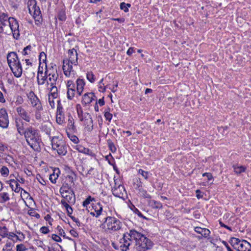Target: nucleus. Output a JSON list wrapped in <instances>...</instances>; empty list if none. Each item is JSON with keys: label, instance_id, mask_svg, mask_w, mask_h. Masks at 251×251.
Masks as SVG:
<instances>
[{"label": "nucleus", "instance_id": "f257e3e1", "mask_svg": "<svg viewBox=\"0 0 251 251\" xmlns=\"http://www.w3.org/2000/svg\"><path fill=\"white\" fill-rule=\"evenodd\" d=\"M132 240H135L134 249L137 251H147L151 250L153 246V242L145 235L134 229L123 234L120 241V248L122 251H126L131 244Z\"/></svg>", "mask_w": 251, "mask_h": 251}, {"label": "nucleus", "instance_id": "f03ea898", "mask_svg": "<svg viewBox=\"0 0 251 251\" xmlns=\"http://www.w3.org/2000/svg\"><path fill=\"white\" fill-rule=\"evenodd\" d=\"M24 135L26 141L31 148L37 150L40 148L41 139L38 130L29 126L25 129Z\"/></svg>", "mask_w": 251, "mask_h": 251}, {"label": "nucleus", "instance_id": "7ed1b4c3", "mask_svg": "<svg viewBox=\"0 0 251 251\" xmlns=\"http://www.w3.org/2000/svg\"><path fill=\"white\" fill-rule=\"evenodd\" d=\"M8 65L16 77H19L22 74V67L18 58V55L15 52H11L7 55Z\"/></svg>", "mask_w": 251, "mask_h": 251}, {"label": "nucleus", "instance_id": "20e7f679", "mask_svg": "<svg viewBox=\"0 0 251 251\" xmlns=\"http://www.w3.org/2000/svg\"><path fill=\"white\" fill-rule=\"evenodd\" d=\"M52 148L56 150L59 155H65L67 152V146L59 136H54L51 140Z\"/></svg>", "mask_w": 251, "mask_h": 251}, {"label": "nucleus", "instance_id": "39448f33", "mask_svg": "<svg viewBox=\"0 0 251 251\" xmlns=\"http://www.w3.org/2000/svg\"><path fill=\"white\" fill-rule=\"evenodd\" d=\"M104 226L108 230L117 231L121 228L122 224L115 217L108 216L104 218Z\"/></svg>", "mask_w": 251, "mask_h": 251}, {"label": "nucleus", "instance_id": "423d86ee", "mask_svg": "<svg viewBox=\"0 0 251 251\" xmlns=\"http://www.w3.org/2000/svg\"><path fill=\"white\" fill-rule=\"evenodd\" d=\"M48 80L47 81V87L50 85H56L57 80L58 78V74L57 70L52 68L48 69Z\"/></svg>", "mask_w": 251, "mask_h": 251}, {"label": "nucleus", "instance_id": "0eeeda50", "mask_svg": "<svg viewBox=\"0 0 251 251\" xmlns=\"http://www.w3.org/2000/svg\"><path fill=\"white\" fill-rule=\"evenodd\" d=\"M74 185L75 183L73 176L68 175L59 190L63 192L68 193L69 191H73L72 187Z\"/></svg>", "mask_w": 251, "mask_h": 251}, {"label": "nucleus", "instance_id": "6e6552de", "mask_svg": "<svg viewBox=\"0 0 251 251\" xmlns=\"http://www.w3.org/2000/svg\"><path fill=\"white\" fill-rule=\"evenodd\" d=\"M8 23L11 30L13 32L14 38L18 39L20 36L18 22L14 18L10 17L8 18Z\"/></svg>", "mask_w": 251, "mask_h": 251}, {"label": "nucleus", "instance_id": "1a4fd4ad", "mask_svg": "<svg viewBox=\"0 0 251 251\" xmlns=\"http://www.w3.org/2000/svg\"><path fill=\"white\" fill-rule=\"evenodd\" d=\"M9 120L6 110L4 108L0 109V126L6 128L8 126Z\"/></svg>", "mask_w": 251, "mask_h": 251}, {"label": "nucleus", "instance_id": "9d476101", "mask_svg": "<svg viewBox=\"0 0 251 251\" xmlns=\"http://www.w3.org/2000/svg\"><path fill=\"white\" fill-rule=\"evenodd\" d=\"M61 196L64 200L67 201L70 204H74L75 201V197L74 191H69L68 193H65L59 190Z\"/></svg>", "mask_w": 251, "mask_h": 251}, {"label": "nucleus", "instance_id": "9b49d317", "mask_svg": "<svg viewBox=\"0 0 251 251\" xmlns=\"http://www.w3.org/2000/svg\"><path fill=\"white\" fill-rule=\"evenodd\" d=\"M92 207L94 211H90L89 209H87L88 212H90V214L93 217H99L101 214L102 211V205L100 202H98L96 204L93 203Z\"/></svg>", "mask_w": 251, "mask_h": 251}, {"label": "nucleus", "instance_id": "f8f14e48", "mask_svg": "<svg viewBox=\"0 0 251 251\" xmlns=\"http://www.w3.org/2000/svg\"><path fill=\"white\" fill-rule=\"evenodd\" d=\"M28 97L29 98L31 104L33 107L36 108L42 106V104L39 99L33 92L31 91L29 92L28 95Z\"/></svg>", "mask_w": 251, "mask_h": 251}, {"label": "nucleus", "instance_id": "ddd939ff", "mask_svg": "<svg viewBox=\"0 0 251 251\" xmlns=\"http://www.w3.org/2000/svg\"><path fill=\"white\" fill-rule=\"evenodd\" d=\"M16 111L20 117L27 122H29L31 120V117L25 109L21 106L18 107L16 108Z\"/></svg>", "mask_w": 251, "mask_h": 251}, {"label": "nucleus", "instance_id": "4468645a", "mask_svg": "<svg viewBox=\"0 0 251 251\" xmlns=\"http://www.w3.org/2000/svg\"><path fill=\"white\" fill-rule=\"evenodd\" d=\"M84 122L87 130L91 131L93 129V121L91 115L88 113H85Z\"/></svg>", "mask_w": 251, "mask_h": 251}, {"label": "nucleus", "instance_id": "2eb2a0df", "mask_svg": "<svg viewBox=\"0 0 251 251\" xmlns=\"http://www.w3.org/2000/svg\"><path fill=\"white\" fill-rule=\"evenodd\" d=\"M93 100H97L96 97L93 93H87L85 94L82 97V103L83 104L86 105L90 103Z\"/></svg>", "mask_w": 251, "mask_h": 251}, {"label": "nucleus", "instance_id": "dca6fc26", "mask_svg": "<svg viewBox=\"0 0 251 251\" xmlns=\"http://www.w3.org/2000/svg\"><path fill=\"white\" fill-rule=\"evenodd\" d=\"M62 69L64 75L66 76H69L70 75L71 72L73 71V64H70V61L69 60H64Z\"/></svg>", "mask_w": 251, "mask_h": 251}, {"label": "nucleus", "instance_id": "f3484780", "mask_svg": "<svg viewBox=\"0 0 251 251\" xmlns=\"http://www.w3.org/2000/svg\"><path fill=\"white\" fill-rule=\"evenodd\" d=\"M68 54L69 56L68 60L70 61L71 64H74L75 65H76L77 63L78 59V54L76 50L74 49L69 50Z\"/></svg>", "mask_w": 251, "mask_h": 251}, {"label": "nucleus", "instance_id": "a211bd4d", "mask_svg": "<svg viewBox=\"0 0 251 251\" xmlns=\"http://www.w3.org/2000/svg\"><path fill=\"white\" fill-rule=\"evenodd\" d=\"M125 191V187L122 185H119L117 187H114L112 189V194L116 197L121 198Z\"/></svg>", "mask_w": 251, "mask_h": 251}, {"label": "nucleus", "instance_id": "6ab92c4d", "mask_svg": "<svg viewBox=\"0 0 251 251\" xmlns=\"http://www.w3.org/2000/svg\"><path fill=\"white\" fill-rule=\"evenodd\" d=\"M46 67V70L44 72V75H40V76L37 75V84L39 85H43L45 84L47 85V81L48 80V69L47 68V66Z\"/></svg>", "mask_w": 251, "mask_h": 251}, {"label": "nucleus", "instance_id": "aec40b11", "mask_svg": "<svg viewBox=\"0 0 251 251\" xmlns=\"http://www.w3.org/2000/svg\"><path fill=\"white\" fill-rule=\"evenodd\" d=\"M237 248L238 251H251V245L244 240L241 241Z\"/></svg>", "mask_w": 251, "mask_h": 251}, {"label": "nucleus", "instance_id": "412c9836", "mask_svg": "<svg viewBox=\"0 0 251 251\" xmlns=\"http://www.w3.org/2000/svg\"><path fill=\"white\" fill-rule=\"evenodd\" d=\"M195 231L199 234H201L202 237L205 238L208 237L210 233V231L208 229L205 228H202L199 226L195 228Z\"/></svg>", "mask_w": 251, "mask_h": 251}, {"label": "nucleus", "instance_id": "4be33fe9", "mask_svg": "<svg viewBox=\"0 0 251 251\" xmlns=\"http://www.w3.org/2000/svg\"><path fill=\"white\" fill-rule=\"evenodd\" d=\"M85 85L84 80L82 79L78 78L76 80V90L78 94L80 96L83 91Z\"/></svg>", "mask_w": 251, "mask_h": 251}, {"label": "nucleus", "instance_id": "5701e85b", "mask_svg": "<svg viewBox=\"0 0 251 251\" xmlns=\"http://www.w3.org/2000/svg\"><path fill=\"white\" fill-rule=\"evenodd\" d=\"M15 125L18 133L21 135H23L25 133V129L23 121L20 119H16L15 120Z\"/></svg>", "mask_w": 251, "mask_h": 251}, {"label": "nucleus", "instance_id": "b1692460", "mask_svg": "<svg viewBox=\"0 0 251 251\" xmlns=\"http://www.w3.org/2000/svg\"><path fill=\"white\" fill-rule=\"evenodd\" d=\"M50 87L48 88V90L50 91V93L49 94V96H51L53 99H56L58 97V89L56 86V85H50Z\"/></svg>", "mask_w": 251, "mask_h": 251}, {"label": "nucleus", "instance_id": "393cba45", "mask_svg": "<svg viewBox=\"0 0 251 251\" xmlns=\"http://www.w3.org/2000/svg\"><path fill=\"white\" fill-rule=\"evenodd\" d=\"M9 181L10 182V187L12 190L15 192L18 193L20 191L21 189H22V188L20 187L19 183L15 179H10Z\"/></svg>", "mask_w": 251, "mask_h": 251}, {"label": "nucleus", "instance_id": "a878e982", "mask_svg": "<svg viewBox=\"0 0 251 251\" xmlns=\"http://www.w3.org/2000/svg\"><path fill=\"white\" fill-rule=\"evenodd\" d=\"M75 149L78 151L79 152L83 153L86 154L90 155L92 151L90 150L88 148H86L80 145H77L75 146Z\"/></svg>", "mask_w": 251, "mask_h": 251}, {"label": "nucleus", "instance_id": "bb28decb", "mask_svg": "<svg viewBox=\"0 0 251 251\" xmlns=\"http://www.w3.org/2000/svg\"><path fill=\"white\" fill-rule=\"evenodd\" d=\"M60 171L58 169L54 170L52 174L50 176V180L52 183H55L56 182V179L58 177Z\"/></svg>", "mask_w": 251, "mask_h": 251}, {"label": "nucleus", "instance_id": "cd10ccee", "mask_svg": "<svg viewBox=\"0 0 251 251\" xmlns=\"http://www.w3.org/2000/svg\"><path fill=\"white\" fill-rule=\"evenodd\" d=\"M241 241L242 240H240L238 238L232 237L230 239L229 243H230L231 246L234 248V249H237V247L238 246V244H239L241 243Z\"/></svg>", "mask_w": 251, "mask_h": 251}, {"label": "nucleus", "instance_id": "c85d7f7f", "mask_svg": "<svg viewBox=\"0 0 251 251\" xmlns=\"http://www.w3.org/2000/svg\"><path fill=\"white\" fill-rule=\"evenodd\" d=\"M36 0H28L27 2V7L29 10V13L32 11L34 8L36 6Z\"/></svg>", "mask_w": 251, "mask_h": 251}, {"label": "nucleus", "instance_id": "c756f323", "mask_svg": "<svg viewBox=\"0 0 251 251\" xmlns=\"http://www.w3.org/2000/svg\"><path fill=\"white\" fill-rule=\"evenodd\" d=\"M29 13L31 15H33L34 18L41 17V16H40L41 11L40 10V8L38 6H37L35 7V8H34L33 10H32V11L29 12Z\"/></svg>", "mask_w": 251, "mask_h": 251}, {"label": "nucleus", "instance_id": "7c9ffc66", "mask_svg": "<svg viewBox=\"0 0 251 251\" xmlns=\"http://www.w3.org/2000/svg\"><path fill=\"white\" fill-rule=\"evenodd\" d=\"M150 204L153 208L158 209L161 208L162 207V203L159 201L152 200L150 201Z\"/></svg>", "mask_w": 251, "mask_h": 251}, {"label": "nucleus", "instance_id": "2f4dec72", "mask_svg": "<svg viewBox=\"0 0 251 251\" xmlns=\"http://www.w3.org/2000/svg\"><path fill=\"white\" fill-rule=\"evenodd\" d=\"M36 111L35 112V116L37 120H40L41 119L42 116L41 114V111L43 110V107L42 106H40L36 107Z\"/></svg>", "mask_w": 251, "mask_h": 251}, {"label": "nucleus", "instance_id": "473e14b6", "mask_svg": "<svg viewBox=\"0 0 251 251\" xmlns=\"http://www.w3.org/2000/svg\"><path fill=\"white\" fill-rule=\"evenodd\" d=\"M142 182L140 178H136L134 180L133 185L136 189L139 191V189L142 188Z\"/></svg>", "mask_w": 251, "mask_h": 251}, {"label": "nucleus", "instance_id": "72a5a7b5", "mask_svg": "<svg viewBox=\"0 0 251 251\" xmlns=\"http://www.w3.org/2000/svg\"><path fill=\"white\" fill-rule=\"evenodd\" d=\"M234 172L238 174H240L243 172H245L246 168L243 166H233Z\"/></svg>", "mask_w": 251, "mask_h": 251}, {"label": "nucleus", "instance_id": "f704fd0d", "mask_svg": "<svg viewBox=\"0 0 251 251\" xmlns=\"http://www.w3.org/2000/svg\"><path fill=\"white\" fill-rule=\"evenodd\" d=\"M58 19L61 21H64L66 20V17L65 10L61 9L58 13Z\"/></svg>", "mask_w": 251, "mask_h": 251}, {"label": "nucleus", "instance_id": "c9c22d12", "mask_svg": "<svg viewBox=\"0 0 251 251\" xmlns=\"http://www.w3.org/2000/svg\"><path fill=\"white\" fill-rule=\"evenodd\" d=\"M8 231L7 227L5 226L0 228V235L2 237H7L8 235Z\"/></svg>", "mask_w": 251, "mask_h": 251}, {"label": "nucleus", "instance_id": "e433bc0d", "mask_svg": "<svg viewBox=\"0 0 251 251\" xmlns=\"http://www.w3.org/2000/svg\"><path fill=\"white\" fill-rule=\"evenodd\" d=\"M64 119L65 117L63 114H56V121L58 124H62L64 122Z\"/></svg>", "mask_w": 251, "mask_h": 251}, {"label": "nucleus", "instance_id": "4c0bfd02", "mask_svg": "<svg viewBox=\"0 0 251 251\" xmlns=\"http://www.w3.org/2000/svg\"><path fill=\"white\" fill-rule=\"evenodd\" d=\"M0 197L2 199L1 202H5L10 200L9 195L6 192L0 193Z\"/></svg>", "mask_w": 251, "mask_h": 251}, {"label": "nucleus", "instance_id": "58836bf2", "mask_svg": "<svg viewBox=\"0 0 251 251\" xmlns=\"http://www.w3.org/2000/svg\"><path fill=\"white\" fill-rule=\"evenodd\" d=\"M104 116L106 120L109 122L111 121L112 118V114L110 113L109 108H107V109L105 110Z\"/></svg>", "mask_w": 251, "mask_h": 251}, {"label": "nucleus", "instance_id": "ea45409f", "mask_svg": "<svg viewBox=\"0 0 251 251\" xmlns=\"http://www.w3.org/2000/svg\"><path fill=\"white\" fill-rule=\"evenodd\" d=\"M107 144L109 149L112 152H115L116 151V148L111 140H107Z\"/></svg>", "mask_w": 251, "mask_h": 251}, {"label": "nucleus", "instance_id": "a19ab883", "mask_svg": "<svg viewBox=\"0 0 251 251\" xmlns=\"http://www.w3.org/2000/svg\"><path fill=\"white\" fill-rule=\"evenodd\" d=\"M93 201H95V199L94 198L91 197V196H89L87 198H86L85 201L83 202V206L84 207H87V205Z\"/></svg>", "mask_w": 251, "mask_h": 251}, {"label": "nucleus", "instance_id": "79ce46f5", "mask_svg": "<svg viewBox=\"0 0 251 251\" xmlns=\"http://www.w3.org/2000/svg\"><path fill=\"white\" fill-rule=\"evenodd\" d=\"M141 195L144 198L151 199V196L149 194L147 191L143 189V188L139 189V191Z\"/></svg>", "mask_w": 251, "mask_h": 251}, {"label": "nucleus", "instance_id": "37998d69", "mask_svg": "<svg viewBox=\"0 0 251 251\" xmlns=\"http://www.w3.org/2000/svg\"><path fill=\"white\" fill-rule=\"evenodd\" d=\"M14 246V245L10 242H7L5 244V246L2 249V251H11L12 249V247Z\"/></svg>", "mask_w": 251, "mask_h": 251}, {"label": "nucleus", "instance_id": "c03bdc74", "mask_svg": "<svg viewBox=\"0 0 251 251\" xmlns=\"http://www.w3.org/2000/svg\"><path fill=\"white\" fill-rule=\"evenodd\" d=\"M57 229H58V234L60 236H61L64 238H66L69 240H73L71 238H69L68 237H66L65 233L64 230L60 226H58L57 227Z\"/></svg>", "mask_w": 251, "mask_h": 251}, {"label": "nucleus", "instance_id": "a18cd8bd", "mask_svg": "<svg viewBox=\"0 0 251 251\" xmlns=\"http://www.w3.org/2000/svg\"><path fill=\"white\" fill-rule=\"evenodd\" d=\"M0 172L2 176H6L9 174V170L6 167L3 166L0 170Z\"/></svg>", "mask_w": 251, "mask_h": 251}, {"label": "nucleus", "instance_id": "49530a36", "mask_svg": "<svg viewBox=\"0 0 251 251\" xmlns=\"http://www.w3.org/2000/svg\"><path fill=\"white\" fill-rule=\"evenodd\" d=\"M87 79L91 83L95 81L94 75L92 72H88L86 75Z\"/></svg>", "mask_w": 251, "mask_h": 251}, {"label": "nucleus", "instance_id": "de8ad7c7", "mask_svg": "<svg viewBox=\"0 0 251 251\" xmlns=\"http://www.w3.org/2000/svg\"><path fill=\"white\" fill-rule=\"evenodd\" d=\"M75 92V89L68 90L67 91V97L68 99L72 100L74 96Z\"/></svg>", "mask_w": 251, "mask_h": 251}, {"label": "nucleus", "instance_id": "09e8293b", "mask_svg": "<svg viewBox=\"0 0 251 251\" xmlns=\"http://www.w3.org/2000/svg\"><path fill=\"white\" fill-rule=\"evenodd\" d=\"M63 114V107L60 100H57V108L56 114Z\"/></svg>", "mask_w": 251, "mask_h": 251}, {"label": "nucleus", "instance_id": "8fccbe9b", "mask_svg": "<svg viewBox=\"0 0 251 251\" xmlns=\"http://www.w3.org/2000/svg\"><path fill=\"white\" fill-rule=\"evenodd\" d=\"M78 105H77V112L78 116L80 119V120L81 121H83L84 120V117H83V111H82L80 106H79V108H78Z\"/></svg>", "mask_w": 251, "mask_h": 251}, {"label": "nucleus", "instance_id": "3c124183", "mask_svg": "<svg viewBox=\"0 0 251 251\" xmlns=\"http://www.w3.org/2000/svg\"><path fill=\"white\" fill-rule=\"evenodd\" d=\"M27 250L25 245L20 244L16 246V251H25Z\"/></svg>", "mask_w": 251, "mask_h": 251}, {"label": "nucleus", "instance_id": "603ef678", "mask_svg": "<svg viewBox=\"0 0 251 251\" xmlns=\"http://www.w3.org/2000/svg\"><path fill=\"white\" fill-rule=\"evenodd\" d=\"M31 46L30 45L27 46L25 47L22 51V54L24 55H27L30 53L31 50Z\"/></svg>", "mask_w": 251, "mask_h": 251}, {"label": "nucleus", "instance_id": "864d4df0", "mask_svg": "<svg viewBox=\"0 0 251 251\" xmlns=\"http://www.w3.org/2000/svg\"><path fill=\"white\" fill-rule=\"evenodd\" d=\"M138 172L141 174L146 179H148L149 172L144 171L143 170L140 169L139 170Z\"/></svg>", "mask_w": 251, "mask_h": 251}, {"label": "nucleus", "instance_id": "5fc2aeb1", "mask_svg": "<svg viewBox=\"0 0 251 251\" xmlns=\"http://www.w3.org/2000/svg\"><path fill=\"white\" fill-rule=\"evenodd\" d=\"M28 213L29 215L34 216L37 219L40 218V215L38 213H36L33 210L28 211Z\"/></svg>", "mask_w": 251, "mask_h": 251}, {"label": "nucleus", "instance_id": "6e6d98bb", "mask_svg": "<svg viewBox=\"0 0 251 251\" xmlns=\"http://www.w3.org/2000/svg\"><path fill=\"white\" fill-rule=\"evenodd\" d=\"M40 231L43 234H48L50 232L49 228L47 226H42L40 229Z\"/></svg>", "mask_w": 251, "mask_h": 251}, {"label": "nucleus", "instance_id": "4d7b16f0", "mask_svg": "<svg viewBox=\"0 0 251 251\" xmlns=\"http://www.w3.org/2000/svg\"><path fill=\"white\" fill-rule=\"evenodd\" d=\"M51 238L54 241L57 242H61L62 241L61 238L55 234H53L51 236Z\"/></svg>", "mask_w": 251, "mask_h": 251}, {"label": "nucleus", "instance_id": "13d9d810", "mask_svg": "<svg viewBox=\"0 0 251 251\" xmlns=\"http://www.w3.org/2000/svg\"><path fill=\"white\" fill-rule=\"evenodd\" d=\"M8 18H8L7 15L5 13H2L0 15V22L6 21L7 19H8Z\"/></svg>", "mask_w": 251, "mask_h": 251}, {"label": "nucleus", "instance_id": "bf43d9fd", "mask_svg": "<svg viewBox=\"0 0 251 251\" xmlns=\"http://www.w3.org/2000/svg\"><path fill=\"white\" fill-rule=\"evenodd\" d=\"M7 237H8L9 239H11V237H15L16 240H13L14 242L17 241L18 240H19V237L13 232H10L9 233H8V235Z\"/></svg>", "mask_w": 251, "mask_h": 251}, {"label": "nucleus", "instance_id": "052dcab7", "mask_svg": "<svg viewBox=\"0 0 251 251\" xmlns=\"http://www.w3.org/2000/svg\"><path fill=\"white\" fill-rule=\"evenodd\" d=\"M120 8L122 10H123L125 12H127L128 11V8L125 5V3L123 2L120 4Z\"/></svg>", "mask_w": 251, "mask_h": 251}, {"label": "nucleus", "instance_id": "680f3d73", "mask_svg": "<svg viewBox=\"0 0 251 251\" xmlns=\"http://www.w3.org/2000/svg\"><path fill=\"white\" fill-rule=\"evenodd\" d=\"M203 176H206L208 180H210L213 179V176L211 173H204L202 174Z\"/></svg>", "mask_w": 251, "mask_h": 251}, {"label": "nucleus", "instance_id": "e2e57ef3", "mask_svg": "<svg viewBox=\"0 0 251 251\" xmlns=\"http://www.w3.org/2000/svg\"><path fill=\"white\" fill-rule=\"evenodd\" d=\"M67 201L64 200H62L61 201V203L63 205L66 209H68L70 207V206L68 204Z\"/></svg>", "mask_w": 251, "mask_h": 251}, {"label": "nucleus", "instance_id": "0e129e2a", "mask_svg": "<svg viewBox=\"0 0 251 251\" xmlns=\"http://www.w3.org/2000/svg\"><path fill=\"white\" fill-rule=\"evenodd\" d=\"M70 138L72 142L75 144L77 143L79 141L78 138L75 135H72Z\"/></svg>", "mask_w": 251, "mask_h": 251}, {"label": "nucleus", "instance_id": "69168bd1", "mask_svg": "<svg viewBox=\"0 0 251 251\" xmlns=\"http://www.w3.org/2000/svg\"><path fill=\"white\" fill-rule=\"evenodd\" d=\"M134 212L135 213L137 214L138 215V216H139L140 217H142L144 219H146V217L143 215V214L141 213V212L138 209L135 208V210H134Z\"/></svg>", "mask_w": 251, "mask_h": 251}, {"label": "nucleus", "instance_id": "338daca9", "mask_svg": "<svg viewBox=\"0 0 251 251\" xmlns=\"http://www.w3.org/2000/svg\"><path fill=\"white\" fill-rule=\"evenodd\" d=\"M43 59V61H45L46 59V55L44 52H42L40 53L39 55V60L41 61V59Z\"/></svg>", "mask_w": 251, "mask_h": 251}, {"label": "nucleus", "instance_id": "774afa93", "mask_svg": "<svg viewBox=\"0 0 251 251\" xmlns=\"http://www.w3.org/2000/svg\"><path fill=\"white\" fill-rule=\"evenodd\" d=\"M70 234L74 236V237H77L78 236V234L77 233V232L74 230V229H71L70 231Z\"/></svg>", "mask_w": 251, "mask_h": 251}]
</instances>
